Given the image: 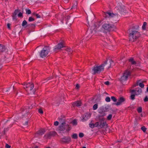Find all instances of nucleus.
Wrapping results in <instances>:
<instances>
[{"mask_svg": "<svg viewBox=\"0 0 148 148\" xmlns=\"http://www.w3.org/2000/svg\"><path fill=\"white\" fill-rule=\"evenodd\" d=\"M115 13H111L110 12L104 13L103 16L105 17H114L115 16L118 17V15L123 12L126 11L125 7L123 5H119L115 8Z\"/></svg>", "mask_w": 148, "mask_h": 148, "instance_id": "f257e3e1", "label": "nucleus"}, {"mask_svg": "<svg viewBox=\"0 0 148 148\" xmlns=\"http://www.w3.org/2000/svg\"><path fill=\"white\" fill-rule=\"evenodd\" d=\"M102 22L101 23L102 28L103 30H101L102 31L107 32H110L114 31L116 29V26L113 24H111L109 22L106 21L104 19L102 20Z\"/></svg>", "mask_w": 148, "mask_h": 148, "instance_id": "f03ea898", "label": "nucleus"}, {"mask_svg": "<svg viewBox=\"0 0 148 148\" xmlns=\"http://www.w3.org/2000/svg\"><path fill=\"white\" fill-rule=\"evenodd\" d=\"M140 33L136 30H132L129 34V40L133 42L136 40L140 36Z\"/></svg>", "mask_w": 148, "mask_h": 148, "instance_id": "7ed1b4c3", "label": "nucleus"}, {"mask_svg": "<svg viewBox=\"0 0 148 148\" xmlns=\"http://www.w3.org/2000/svg\"><path fill=\"white\" fill-rule=\"evenodd\" d=\"M24 86V88L25 89L26 91L28 94H34L35 92V89H33H33L34 85V84L32 83H24L23 84Z\"/></svg>", "mask_w": 148, "mask_h": 148, "instance_id": "20e7f679", "label": "nucleus"}, {"mask_svg": "<svg viewBox=\"0 0 148 148\" xmlns=\"http://www.w3.org/2000/svg\"><path fill=\"white\" fill-rule=\"evenodd\" d=\"M103 65L102 64L99 66H95L93 68L92 70L94 71V74L100 73L104 70Z\"/></svg>", "mask_w": 148, "mask_h": 148, "instance_id": "39448f33", "label": "nucleus"}, {"mask_svg": "<svg viewBox=\"0 0 148 148\" xmlns=\"http://www.w3.org/2000/svg\"><path fill=\"white\" fill-rule=\"evenodd\" d=\"M102 22V20L99 21H98L95 23L94 24V26L95 27L94 28L92 27V33L93 34H95L97 32H99V31L101 32L102 30L98 29L99 27L101 25V23Z\"/></svg>", "mask_w": 148, "mask_h": 148, "instance_id": "423d86ee", "label": "nucleus"}, {"mask_svg": "<svg viewBox=\"0 0 148 148\" xmlns=\"http://www.w3.org/2000/svg\"><path fill=\"white\" fill-rule=\"evenodd\" d=\"M50 49V48L49 47H45L40 51V57L42 58L45 57L48 54Z\"/></svg>", "mask_w": 148, "mask_h": 148, "instance_id": "0eeeda50", "label": "nucleus"}, {"mask_svg": "<svg viewBox=\"0 0 148 148\" xmlns=\"http://www.w3.org/2000/svg\"><path fill=\"white\" fill-rule=\"evenodd\" d=\"M130 75V71L128 70H125L124 72L123 76L120 78V81L121 82L126 81Z\"/></svg>", "mask_w": 148, "mask_h": 148, "instance_id": "6e6552de", "label": "nucleus"}, {"mask_svg": "<svg viewBox=\"0 0 148 148\" xmlns=\"http://www.w3.org/2000/svg\"><path fill=\"white\" fill-rule=\"evenodd\" d=\"M66 124H61L58 127V130L60 131H64L66 127L67 128L66 129V131H69L71 130V126L67 124L66 125H65Z\"/></svg>", "mask_w": 148, "mask_h": 148, "instance_id": "1a4fd4ad", "label": "nucleus"}, {"mask_svg": "<svg viewBox=\"0 0 148 148\" xmlns=\"http://www.w3.org/2000/svg\"><path fill=\"white\" fill-rule=\"evenodd\" d=\"M64 46L65 44L64 42L63 41H61L54 47V51L55 52L57 51V50H60L62 48L64 49Z\"/></svg>", "mask_w": 148, "mask_h": 148, "instance_id": "9d476101", "label": "nucleus"}, {"mask_svg": "<svg viewBox=\"0 0 148 148\" xmlns=\"http://www.w3.org/2000/svg\"><path fill=\"white\" fill-rule=\"evenodd\" d=\"M113 63V61L111 59L107 60L104 62L103 64H102L103 65V68L105 67L106 68L108 69L111 67L112 63Z\"/></svg>", "mask_w": 148, "mask_h": 148, "instance_id": "9b49d317", "label": "nucleus"}, {"mask_svg": "<svg viewBox=\"0 0 148 148\" xmlns=\"http://www.w3.org/2000/svg\"><path fill=\"white\" fill-rule=\"evenodd\" d=\"M71 141V139L70 137H65L60 139V143L62 144H69Z\"/></svg>", "mask_w": 148, "mask_h": 148, "instance_id": "f8f14e48", "label": "nucleus"}, {"mask_svg": "<svg viewBox=\"0 0 148 148\" xmlns=\"http://www.w3.org/2000/svg\"><path fill=\"white\" fill-rule=\"evenodd\" d=\"M45 132V130L43 129H40L37 131L34 134L35 137H39L43 135Z\"/></svg>", "mask_w": 148, "mask_h": 148, "instance_id": "ddd939ff", "label": "nucleus"}, {"mask_svg": "<svg viewBox=\"0 0 148 148\" xmlns=\"http://www.w3.org/2000/svg\"><path fill=\"white\" fill-rule=\"evenodd\" d=\"M56 133L55 132H50L46 134L44 136V137L47 139H50L51 136H54L56 135Z\"/></svg>", "mask_w": 148, "mask_h": 148, "instance_id": "4468645a", "label": "nucleus"}, {"mask_svg": "<svg viewBox=\"0 0 148 148\" xmlns=\"http://www.w3.org/2000/svg\"><path fill=\"white\" fill-rule=\"evenodd\" d=\"M125 101V99L123 97H119L118 99V101L115 103L116 106H119L121 105Z\"/></svg>", "mask_w": 148, "mask_h": 148, "instance_id": "2eb2a0df", "label": "nucleus"}, {"mask_svg": "<svg viewBox=\"0 0 148 148\" xmlns=\"http://www.w3.org/2000/svg\"><path fill=\"white\" fill-rule=\"evenodd\" d=\"M8 49L4 45L0 44V52H7L8 51Z\"/></svg>", "mask_w": 148, "mask_h": 148, "instance_id": "dca6fc26", "label": "nucleus"}, {"mask_svg": "<svg viewBox=\"0 0 148 148\" xmlns=\"http://www.w3.org/2000/svg\"><path fill=\"white\" fill-rule=\"evenodd\" d=\"M67 20L66 23H69L70 25H71L73 22V19L70 16H67L66 17Z\"/></svg>", "mask_w": 148, "mask_h": 148, "instance_id": "f3484780", "label": "nucleus"}, {"mask_svg": "<svg viewBox=\"0 0 148 148\" xmlns=\"http://www.w3.org/2000/svg\"><path fill=\"white\" fill-rule=\"evenodd\" d=\"M105 119L104 118H102L100 121L99 126L101 128H103L106 126V122L104 121Z\"/></svg>", "mask_w": 148, "mask_h": 148, "instance_id": "a211bd4d", "label": "nucleus"}, {"mask_svg": "<svg viewBox=\"0 0 148 148\" xmlns=\"http://www.w3.org/2000/svg\"><path fill=\"white\" fill-rule=\"evenodd\" d=\"M20 10L18 9H16L15 10L14 13L12 14V17L13 18V19L16 20V15L19 12Z\"/></svg>", "mask_w": 148, "mask_h": 148, "instance_id": "6ab92c4d", "label": "nucleus"}, {"mask_svg": "<svg viewBox=\"0 0 148 148\" xmlns=\"http://www.w3.org/2000/svg\"><path fill=\"white\" fill-rule=\"evenodd\" d=\"M63 49L67 51L69 54H71L73 52V50L70 48L65 46Z\"/></svg>", "mask_w": 148, "mask_h": 148, "instance_id": "aec40b11", "label": "nucleus"}, {"mask_svg": "<svg viewBox=\"0 0 148 148\" xmlns=\"http://www.w3.org/2000/svg\"><path fill=\"white\" fill-rule=\"evenodd\" d=\"M81 102L80 101H77L73 103L72 105L73 107L76 106L78 107L80 106L81 105Z\"/></svg>", "mask_w": 148, "mask_h": 148, "instance_id": "412c9836", "label": "nucleus"}, {"mask_svg": "<svg viewBox=\"0 0 148 148\" xmlns=\"http://www.w3.org/2000/svg\"><path fill=\"white\" fill-rule=\"evenodd\" d=\"M136 92H135V95H138L140 94L142 92V89L139 88H136Z\"/></svg>", "mask_w": 148, "mask_h": 148, "instance_id": "4be33fe9", "label": "nucleus"}, {"mask_svg": "<svg viewBox=\"0 0 148 148\" xmlns=\"http://www.w3.org/2000/svg\"><path fill=\"white\" fill-rule=\"evenodd\" d=\"M59 122L61 124H66L65 120L64 118H60L59 119Z\"/></svg>", "mask_w": 148, "mask_h": 148, "instance_id": "5701e85b", "label": "nucleus"}, {"mask_svg": "<svg viewBox=\"0 0 148 148\" xmlns=\"http://www.w3.org/2000/svg\"><path fill=\"white\" fill-rule=\"evenodd\" d=\"M129 61L131 62L132 64H136V62L134 60V59L132 58L130 59L129 60Z\"/></svg>", "mask_w": 148, "mask_h": 148, "instance_id": "b1692460", "label": "nucleus"}, {"mask_svg": "<svg viewBox=\"0 0 148 148\" xmlns=\"http://www.w3.org/2000/svg\"><path fill=\"white\" fill-rule=\"evenodd\" d=\"M71 137L72 138L76 139L78 138V136L76 134H74L71 136Z\"/></svg>", "mask_w": 148, "mask_h": 148, "instance_id": "393cba45", "label": "nucleus"}, {"mask_svg": "<svg viewBox=\"0 0 148 148\" xmlns=\"http://www.w3.org/2000/svg\"><path fill=\"white\" fill-rule=\"evenodd\" d=\"M32 14L35 16L37 18H40V16L38 14H36L35 13H33Z\"/></svg>", "mask_w": 148, "mask_h": 148, "instance_id": "a878e982", "label": "nucleus"}, {"mask_svg": "<svg viewBox=\"0 0 148 148\" xmlns=\"http://www.w3.org/2000/svg\"><path fill=\"white\" fill-rule=\"evenodd\" d=\"M27 23L26 21L25 20H24L22 22V26L23 27H24L25 25L27 24Z\"/></svg>", "mask_w": 148, "mask_h": 148, "instance_id": "bb28decb", "label": "nucleus"}, {"mask_svg": "<svg viewBox=\"0 0 148 148\" xmlns=\"http://www.w3.org/2000/svg\"><path fill=\"white\" fill-rule=\"evenodd\" d=\"M147 25V23L146 22H144L143 23V25L142 28L143 29L145 30L146 28V25Z\"/></svg>", "mask_w": 148, "mask_h": 148, "instance_id": "cd10ccee", "label": "nucleus"}, {"mask_svg": "<svg viewBox=\"0 0 148 148\" xmlns=\"http://www.w3.org/2000/svg\"><path fill=\"white\" fill-rule=\"evenodd\" d=\"M138 85H139V86L141 87V88H143L144 86V85L143 84V83H138Z\"/></svg>", "mask_w": 148, "mask_h": 148, "instance_id": "c85d7f7f", "label": "nucleus"}, {"mask_svg": "<svg viewBox=\"0 0 148 148\" xmlns=\"http://www.w3.org/2000/svg\"><path fill=\"white\" fill-rule=\"evenodd\" d=\"M142 108L141 107L138 108L137 109V111L138 113H140L142 112Z\"/></svg>", "mask_w": 148, "mask_h": 148, "instance_id": "c756f323", "label": "nucleus"}, {"mask_svg": "<svg viewBox=\"0 0 148 148\" xmlns=\"http://www.w3.org/2000/svg\"><path fill=\"white\" fill-rule=\"evenodd\" d=\"M98 108V105L95 104L94 105L93 107V109L94 110H96Z\"/></svg>", "mask_w": 148, "mask_h": 148, "instance_id": "7c9ffc66", "label": "nucleus"}, {"mask_svg": "<svg viewBox=\"0 0 148 148\" xmlns=\"http://www.w3.org/2000/svg\"><path fill=\"white\" fill-rule=\"evenodd\" d=\"M141 129L144 132H145L146 131L147 128H146L145 126H143L141 127Z\"/></svg>", "mask_w": 148, "mask_h": 148, "instance_id": "2f4dec72", "label": "nucleus"}, {"mask_svg": "<svg viewBox=\"0 0 148 148\" xmlns=\"http://www.w3.org/2000/svg\"><path fill=\"white\" fill-rule=\"evenodd\" d=\"M111 99L114 102H116L117 101L116 99L114 96H112L111 97Z\"/></svg>", "mask_w": 148, "mask_h": 148, "instance_id": "473e14b6", "label": "nucleus"}, {"mask_svg": "<svg viewBox=\"0 0 148 148\" xmlns=\"http://www.w3.org/2000/svg\"><path fill=\"white\" fill-rule=\"evenodd\" d=\"M26 13L28 14H30L31 13V10L28 9H26Z\"/></svg>", "mask_w": 148, "mask_h": 148, "instance_id": "72a5a7b5", "label": "nucleus"}, {"mask_svg": "<svg viewBox=\"0 0 148 148\" xmlns=\"http://www.w3.org/2000/svg\"><path fill=\"white\" fill-rule=\"evenodd\" d=\"M34 20H35L34 19L31 17H29V19H28V21L29 22L33 21H34Z\"/></svg>", "mask_w": 148, "mask_h": 148, "instance_id": "f704fd0d", "label": "nucleus"}, {"mask_svg": "<svg viewBox=\"0 0 148 148\" xmlns=\"http://www.w3.org/2000/svg\"><path fill=\"white\" fill-rule=\"evenodd\" d=\"M135 95H134V94L130 96V98L132 100H134L135 99Z\"/></svg>", "mask_w": 148, "mask_h": 148, "instance_id": "c9c22d12", "label": "nucleus"}, {"mask_svg": "<svg viewBox=\"0 0 148 148\" xmlns=\"http://www.w3.org/2000/svg\"><path fill=\"white\" fill-rule=\"evenodd\" d=\"M112 114H109L108 116L107 117V119L108 120H110L111 119L112 117Z\"/></svg>", "mask_w": 148, "mask_h": 148, "instance_id": "e433bc0d", "label": "nucleus"}, {"mask_svg": "<svg viewBox=\"0 0 148 148\" xmlns=\"http://www.w3.org/2000/svg\"><path fill=\"white\" fill-rule=\"evenodd\" d=\"M105 100L107 102H109L110 101V99L109 97H106L105 99Z\"/></svg>", "mask_w": 148, "mask_h": 148, "instance_id": "4c0bfd02", "label": "nucleus"}, {"mask_svg": "<svg viewBox=\"0 0 148 148\" xmlns=\"http://www.w3.org/2000/svg\"><path fill=\"white\" fill-rule=\"evenodd\" d=\"M72 123L74 125H76L77 123V121L76 120H75V119L73 120V121H72Z\"/></svg>", "mask_w": 148, "mask_h": 148, "instance_id": "58836bf2", "label": "nucleus"}, {"mask_svg": "<svg viewBox=\"0 0 148 148\" xmlns=\"http://www.w3.org/2000/svg\"><path fill=\"white\" fill-rule=\"evenodd\" d=\"M144 101L145 102L148 101V97L147 96H146L144 99Z\"/></svg>", "mask_w": 148, "mask_h": 148, "instance_id": "ea45409f", "label": "nucleus"}, {"mask_svg": "<svg viewBox=\"0 0 148 148\" xmlns=\"http://www.w3.org/2000/svg\"><path fill=\"white\" fill-rule=\"evenodd\" d=\"M79 136L80 138L83 137L84 136L83 133H79Z\"/></svg>", "mask_w": 148, "mask_h": 148, "instance_id": "a19ab883", "label": "nucleus"}, {"mask_svg": "<svg viewBox=\"0 0 148 148\" xmlns=\"http://www.w3.org/2000/svg\"><path fill=\"white\" fill-rule=\"evenodd\" d=\"M6 130H7V129H5L2 132V133H1V135H4L5 134V131Z\"/></svg>", "mask_w": 148, "mask_h": 148, "instance_id": "79ce46f5", "label": "nucleus"}, {"mask_svg": "<svg viewBox=\"0 0 148 148\" xmlns=\"http://www.w3.org/2000/svg\"><path fill=\"white\" fill-rule=\"evenodd\" d=\"M11 147V146L9 145L8 144L6 143L5 145V148H10Z\"/></svg>", "mask_w": 148, "mask_h": 148, "instance_id": "37998d69", "label": "nucleus"}, {"mask_svg": "<svg viewBox=\"0 0 148 148\" xmlns=\"http://www.w3.org/2000/svg\"><path fill=\"white\" fill-rule=\"evenodd\" d=\"M138 81H137L136 83L134 84L133 86L132 87L134 88V87H136V86L138 85Z\"/></svg>", "mask_w": 148, "mask_h": 148, "instance_id": "c03bdc74", "label": "nucleus"}, {"mask_svg": "<svg viewBox=\"0 0 148 148\" xmlns=\"http://www.w3.org/2000/svg\"><path fill=\"white\" fill-rule=\"evenodd\" d=\"M38 112L41 114H42L43 113V110L41 109H40L38 110Z\"/></svg>", "mask_w": 148, "mask_h": 148, "instance_id": "a18cd8bd", "label": "nucleus"}, {"mask_svg": "<svg viewBox=\"0 0 148 148\" xmlns=\"http://www.w3.org/2000/svg\"><path fill=\"white\" fill-rule=\"evenodd\" d=\"M59 122L57 121H56L54 122V124L55 126H57L58 125Z\"/></svg>", "mask_w": 148, "mask_h": 148, "instance_id": "49530a36", "label": "nucleus"}, {"mask_svg": "<svg viewBox=\"0 0 148 148\" xmlns=\"http://www.w3.org/2000/svg\"><path fill=\"white\" fill-rule=\"evenodd\" d=\"M89 126L90 127L93 128L95 127L94 126V124H89Z\"/></svg>", "mask_w": 148, "mask_h": 148, "instance_id": "de8ad7c7", "label": "nucleus"}, {"mask_svg": "<svg viewBox=\"0 0 148 148\" xmlns=\"http://www.w3.org/2000/svg\"><path fill=\"white\" fill-rule=\"evenodd\" d=\"M80 86L78 84H77L76 85L75 88L76 89H78L79 88Z\"/></svg>", "mask_w": 148, "mask_h": 148, "instance_id": "09e8293b", "label": "nucleus"}, {"mask_svg": "<svg viewBox=\"0 0 148 148\" xmlns=\"http://www.w3.org/2000/svg\"><path fill=\"white\" fill-rule=\"evenodd\" d=\"M99 125V122H97L95 124H94V126L95 127H96L97 126Z\"/></svg>", "mask_w": 148, "mask_h": 148, "instance_id": "8fccbe9b", "label": "nucleus"}, {"mask_svg": "<svg viewBox=\"0 0 148 148\" xmlns=\"http://www.w3.org/2000/svg\"><path fill=\"white\" fill-rule=\"evenodd\" d=\"M18 16L19 17H22L23 16V14L21 12H20L18 13Z\"/></svg>", "mask_w": 148, "mask_h": 148, "instance_id": "3c124183", "label": "nucleus"}, {"mask_svg": "<svg viewBox=\"0 0 148 148\" xmlns=\"http://www.w3.org/2000/svg\"><path fill=\"white\" fill-rule=\"evenodd\" d=\"M10 26V23H8L7 24V26L8 28L9 29H11Z\"/></svg>", "mask_w": 148, "mask_h": 148, "instance_id": "603ef678", "label": "nucleus"}, {"mask_svg": "<svg viewBox=\"0 0 148 148\" xmlns=\"http://www.w3.org/2000/svg\"><path fill=\"white\" fill-rule=\"evenodd\" d=\"M104 84L106 85H108L110 84V83L109 81H108L105 82Z\"/></svg>", "mask_w": 148, "mask_h": 148, "instance_id": "864d4df0", "label": "nucleus"}, {"mask_svg": "<svg viewBox=\"0 0 148 148\" xmlns=\"http://www.w3.org/2000/svg\"><path fill=\"white\" fill-rule=\"evenodd\" d=\"M131 93L132 92V93L134 92L135 93V92H136V89L135 90H131Z\"/></svg>", "mask_w": 148, "mask_h": 148, "instance_id": "5fc2aeb1", "label": "nucleus"}, {"mask_svg": "<svg viewBox=\"0 0 148 148\" xmlns=\"http://www.w3.org/2000/svg\"><path fill=\"white\" fill-rule=\"evenodd\" d=\"M53 78L52 77H50L47 78L46 80H47V81H48L50 79H51L52 78Z\"/></svg>", "mask_w": 148, "mask_h": 148, "instance_id": "6e6d98bb", "label": "nucleus"}, {"mask_svg": "<svg viewBox=\"0 0 148 148\" xmlns=\"http://www.w3.org/2000/svg\"><path fill=\"white\" fill-rule=\"evenodd\" d=\"M28 123V121H26L25 123H24V125H27Z\"/></svg>", "mask_w": 148, "mask_h": 148, "instance_id": "4d7b16f0", "label": "nucleus"}, {"mask_svg": "<svg viewBox=\"0 0 148 148\" xmlns=\"http://www.w3.org/2000/svg\"><path fill=\"white\" fill-rule=\"evenodd\" d=\"M76 5H73L72 6V7L71 8V9H73V8L76 7Z\"/></svg>", "mask_w": 148, "mask_h": 148, "instance_id": "13d9d810", "label": "nucleus"}, {"mask_svg": "<svg viewBox=\"0 0 148 148\" xmlns=\"http://www.w3.org/2000/svg\"><path fill=\"white\" fill-rule=\"evenodd\" d=\"M30 148H38V147L36 146L35 147H31Z\"/></svg>", "mask_w": 148, "mask_h": 148, "instance_id": "bf43d9fd", "label": "nucleus"}, {"mask_svg": "<svg viewBox=\"0 0 148 148\" xmlns=\"http://www.w3.org/2000/svg\"><path fill=\"white\" fill-rule=\"evenodd\" d=\"M64 1L66 3H68L69 1V0H64Z\"/></svg>", "mask_w": 148, "mask_h": 148, "instance_id": "052dcab7", "label": "nucleus"}, {"mask_svg": "<svg viewBox=\"0 0 148 148\" xmlns=\"http://www.w3.org/2000/svg\"><path fill=\"white\" fill-rule=\"evenodd\" d=\"M147 92H148V86L147 87Z\"/></svg>", "mask_w": 148, "mask_h": 148, "instance_id": "680f3d73", "label": "nucleus"}, {"mask_svg": "<svg viewBox=\"0 0 148 148\" xmlns=\"http://www.w3.org/2000/svg\"><path fill=\"white\" fill-rule=\"evenodd\" d=\"M33 25V26H35V25L34 24H32L31 25Z\"/></svg>", "mask_w": 148, "mask_h": 148, "instance_id": "e2e57ef3", "label": "nucleus"}, {"mask_svg": "<svg viewBox=\"0 0 148 148\" xmlns=\"http://www.w3.org/2000/svg\"><path fill=\"white\" fill-rule=\"evenodd\" d=\"M46 148H51V147H46Z\"/></svg>", "mask_w": 148, "mask_h": 148, "instance_id": "0e129e2a", "label": "nucleus"}, {"mask_svg": "<svg viewBox=\"0 0 148 148\" xmlns=\"http://www.w3.org/2000/svg\"><path fill=\"white\" fill-rule=\"evenodd\" d=\"M82 148H86V147H83Z\"/></svg>", "mask_w": 148, "mask_h": 148, "instance_id": "69168bd1", "label": "nucleus"}, {"mask_svg": "<svg viewBox=\"0 0 148 148\" xmlns=\"http://www.w3.org/2000/svg\"><path fill=\"white\" fill-rule=\"evenodd\" d=\"M27 26H28V25H27V26H25V27H27Z\"/></svg>", "mask_w": 148, "mask_h": 148, "instance_id": "338daca9", "label": "nucleus"}, {"mask_svg": "<svg viewBox=\"0 0 148 148\" xmlns=\"http://www.w3.org/2000/svg\"><path fill=\"white\" fill-rule=\"evenodd\" d=\"M5 1H7L8 0H5Z\"/></svg>", "mask_w": 148, "mask_h": 148, "instance_id": "774afa93", "label": "nucleus"}]
</instances>
